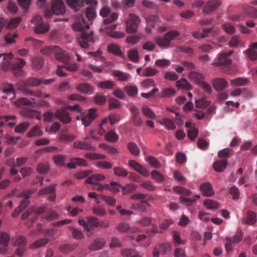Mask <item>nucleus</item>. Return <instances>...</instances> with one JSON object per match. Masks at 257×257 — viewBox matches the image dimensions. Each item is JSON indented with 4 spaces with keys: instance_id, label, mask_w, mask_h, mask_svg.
Returning <instances> with one entry per match:
<instances>
[{
    "instance_id": "obj_1",
    "label": "nucleus",
    "mask_w": 257,
    "mask_h": 257,
    "mask_svg": "<svg viewBox=\"0 0 257 257\" xmlns=\"http://www.w3.org/2000/svg\"><path fill=\"white\" fill-rule=\"evenodd\" d=\"M85 16L88 22H87L83 17H81L80 20L73 24V29L76 31H81L80 36L77 37V41L80 46L83 48H88L91 44L95 42L93 31H91L89 33L83 32L85 29H88L89 25L92 24L96 17V8L94 6L88 7L85 10Z\"/></svg>"
},
{
    "instance_id": "obj_2",
    "label": "nucleus",
    "mask_w": 257,
    "mask_h": 257,
    "mask_svg": "<svg viewBox=\"0 0 257 257\" xmlns=\"http://www.w3.org/2000/svg\"><path fill=\"white\" fill-rule=\"evenodd\" d=\"M179 35V32L176 30H171L163 36L156 37L155 40L160 47L166 49L170 47L171 40H174Z\"/></svg>"
},
{
    "instance_id": "obj_3",
    "label": "nucleus",
    "mask_w": 257,
    "mask_h": 257,
    "mask_svg": "<svg viewBox=\"0 0 257 257\" xmlns=\"http://www.w3.org/2000/svg\"><path fill=\"white\" fill-rule=\"evenodd\" d=\"M140 22V18L134 14L129 15V18L126 22V29L129 33H134L136 32L138 25Z\"/></svg>"
},
{
    "instance_id": "obj_4",
    "label": "nucleus",
    "mask_w": 257,
    "mask_h": 257,
    "mask_svg": "<svg viewBox=\"0 0 257 257\" xmlns=\"http://www.w3.org/2000/svg\"><path fill=\"white\" fill-rule=\"evenodd\" d=\"M243 235V232L239 229L234 236L227 237V242L225 244L226 250L227 252L231 250L232 249V245L239 242L241 240Z\"/></svg>"
},
{
    "instance_id": "obj_5",
    "label": "nucleus",
    "mask_w": 257,
    "mask_h": 257,
    "mask_svg": "<svg viewBox=\"0 0 257 257\" xmlns=\"http://www.w3.org/2000/svg\"><path fill=\"white\" fill-rule=\"evenodd\" d=\"M130 111L132 123L136 126H140L143 123V120L139 108L135 106H132L130 108Z\"/></svg>"
},
{
    "instance_id": "obj_6",
    "label": "nucleus",
    "mask_w": 257,
    "mask_h": 257,
    "mask_svg": "<svg viewBox=\"0 0 257 257\" xmlns=\"http://www.w3.org/2000/svg\"><path fill=\"white\" fill-rule=\"evenodd\" d=\"M55 51L54 56L58 61L65 63L69 62L70 60V56L61 48L57 46Z\"/></svg>"
},
{
    "instance_id": "obj_7",
    "label": "nucleus",
    "mask_w": 257,
    "mask_h": 257,
    "mask_svg": "<svg viewBox=\"0 0 257 257\" xmlns=\"http://www.w3.org/2000/svg\"><path fill=\"white\" fill-rule=\"evenodd\" d=\"M96 111V109L95 108H91L89 109L87 114L84 115L81 117L82 124L85 126L89 125L91 122L96 117L97 114Z\"/></svg>"
},
{
    "instance_id": "obj_8",
    "label": "nucleus",
    "mask_w": 257,
    "mask_h": 257,
    "mask_svg": "<svg viewBox=\"0 0 257 257\" xmlns=\"http://www.w3.org/2000/svg\"><path fill=\"white\" fill-rule=\"evenodd\" d=\"M34 192V191L33 190H28L24 191L20 194V197H23L24 199L21 202V204L19 206V208L24 210L29 206L30 202L29 198Z\"/></svg>"
},
{
    "instance_id": "obj_9",
    "label": "nucleus",
    "mask_w": 257,
    "mask_h": 257,
    "mask_svg": "<svg viewBox=\"0 0 257 257\" xmlns=\"http://www.w3.org/2000/svg\"><path fill=\"white\" fill-rule=\"evenodd\" d=\"M214 89L217 91L224 90L228 86L227 82L223 78H216L211 80Z\"/></svg>"
},
{
    "instance_id": "obj_10",
    "label": "nucleus",
    "mask_w": 257,
    "mask_h": 257,
    "mask_svg": "<svg viewBox=\"0 0 257 257\" xmlns=\"http://www.w3.org/2000/svg\"><path fill=\"white\" fill-rule=\"evenodd\" d=\"M52 10L54 14L63 15L65 12L64 3L61 0H55L52 4Z\"/></svg>"
},
{
    "instance_id": "obj_11",
    "label": "nucleus",
    "mask_w": 257,
    "mask_h": 257,
    "mask_svg": "<svg viewBox=\"0 0 257 257\" xmlns=\"http://www.w3.org/2000/svg\"><path fill=\"white\" fill-rule=\"evenodd\" d=\"M128 165L131 167L133 168L136 171L138 172L142 175L145 177H148L149 176V172L148 170L136 161L129 160Z\"/></svg>"
},
{
    "instance_id": "obj_12",
    "label": "nucleus",
    "mask_w": 257,
    "mask_h": 257,
    "mask_svg": "<svg viewBox=\"0 0 257 257\" xmlns=\"http://www.w3.org/2000/svg\"><path fill=\"white\" fill-rule=\"evenodd\" d=\"M221 5V3L217 0H210L207 2L203 9L204 14H209L216 10Z\"/></svg>"
},
{
    "instance_id": "obj_13",
    "label": "nucleus",
    "mask_w": 257,
    "mask_h": 257,
    "mask_svg": "<svg viewBox=\"0 0 257 257\" xmlns=\"http://www.w3.org/2000/svg\"><path fill=\"white\" fill-rule=\"evenodd\" d=\"M38 194L40 196L51 194V195L49 196V200L51 201H54L56 198L55 186L54 185H50L44 189L40 190Z\"/></svg>"
},
{
    "instance_id": "obj_14",
    "label": "nucleus",
    "mask_w": 257,
    "mask_h": 257,
    "mask_svg": "<svg viewBox=\"0 0 257 257\" xmlns=\"http://www.w3.org/2000/svg\"><path fill=\"white\" fill-rule=\"evenodd\" d=\"M55 115L64 123H69L71 122V118L69 116V113L65 109L57 110Z\"/></svg>"
},
{
    "instance_id": "obj_15",
    "label": "nucleus",
    "mask_w": 257,
    "mask_h": 257,
    "mask_svg": "<svg viewBox=\"0 0 257 257\" xmlns=\"http://www.w3.org/2000/svg\"><path fill=\"white\" fill-rule=\"evenodd\" d=\"M233 53V50L227 53H221L218 57L219 62H214L212 64H231L232 60L228 58Z\"/></svg>"
},
{
    "instance_id": "obj_16",
    "label": "nucleus",
    "mask_w": 257,
    "mask_h": 257,
    "mask_svg": "<svg viewBox=\"0 0 257 257\" xmlns=\"http://www.w3.org/2000/svg\"><path fill=\"white\" fill-rule=\"evenodd\" d=\"M200 189L203 195L211 196L214 193L211 184L209 182H205L200 185Z\"/></svg>"
},
{
    "instance_id": "obj_17",
    "label": "nucleus",
    "mask_w": 257,
    "mask_h": 257,
    "mask_svg": "<svg viewBox=\"0 0 257 257\" xmlns=\"http://www.w3.org/2000/svg\"><path fill=\"white\" fill-rule=\"evenodd\" d=\"M105 241L102 238H97L89 245V249L91 251L99 250L104 245Z\"/></svg>"
},
{
    "instance_id": "obj_18",
    "label": "nucleus",
    "mask_w": 257,
    "mask_h": 257,
    "mask_svg": "<svg viewBox=\"0 0 257 257\" xmlns=\"http://www.w3.org/2000/svg\"><path fill=\"white\" fill-rule=\"evenodd\" d=\"M23 65H2V69L7 71L9 66H11V69L15 76L18 77L21 76L23 74L22 66Z\"/></svg>"
},
{
    "instance_id": "obj_19",
    "label": "nucleus",
    "mask_w": 257,
    "mask_h": 257,
    "mask_svg": "<svg viewBox=\"0 0 257 257\" xmlns=\"http://www.w3.org/2000/svg\"><path fill=\"white\" fill-rule=\"evenodd\" d=\"M227 161L226 160H221L215 161L213 163V169L217 172H223L227 167Z\"/></svg>"
},
{
    "instance_id": "obj_20",
    "label": "nucleus",
    "mask_w": 257,
    "mask_h": 257,
    "mask_svg": "<svg viewBox=\"0 0 257 257\" xmlns=\"http://www.w3.org/2000/svg\"><path fill=\"white\" fill-rule=\"evenodd\" d=\"M105 178V176L102 175L96 174L88 177L85 182L86 183L90 184L98 183L97 182L103 181Z\"/></svg>"
},
{
    "instance_id": "obj_21",
    "label": "nucleus",
    "mask_w": 257,
    "mask_h": 257,
    "mask_svg": "<svg viewBox=\"0 0 257 257\" xmlns=\"http://www.w3.org/2000/svg\"><path fill=\"white\" fill-rule=\"evenodd\" d=\"M76 88L79 92L85 94L92 93L93 90V88L90 85L85 83L79 84Z\"/></svg>"
},
{
    "instance_id": "obj_22",
    "label": "nucleus",
    "mask_w": 257,
    "mask_h": 257,
    "mask_svg": "<svg viewBox=\"0 0 257 257\" xmlns=\"http://www.w3.org/2000/svg\"><path fill=\"white\" fill-rule=\"evenodd\" d=\"M158 122L162 125H165L168 130H174L176 128L175 123L169 118H164Z\"/></svg>"
},
{
    "instance_id": "obj_23",
    "label": "nucleus",
    "mask_w": 257,
    "mask_h": 257,
    "mask_svg": "<svg viewBox=\"0 0 257 257\" xmlns=\"http://www.w3.org/2000/svg\"><path fill=\"white\" fill-rule=\"evenodd\" d=\"M67 4L72 9L78 10L84 4V0H66Z\"/></svg>"
},
{
    "instance_id": "obj_24",
    "label": "nucleus",
    "mask_w": 257,
    "mask_h": 257,
    "mask_svg": "<svg viewBox=\"0 0 257 257\" xmlns=\"http://www.w3.org/2000/svg\"><path fill=\"white\" fill-rule=\"evenodd\" d=\"M45 210H46L45 207H41L38 209L32 208V210L33 211V212L35 213V216L33 217V218L27 223V226L29 227H30L32 226V225L33 224V223H34L36 221V220H37V215H40V214L43 213V212H45Z\"/></svg>"
},
{
    "instance_id": "obj_25",
    "label": "nucleus",
    "mask_w": 257,
    "mask_h": 257,
    "mask_svg": "<svg viewBox=\"0 0 257 257\" xmlns=\"http://www.w3.org/2000/svg\"><path fill=\"white\" fill-rule=\"evenodd\" d=\"M43 133L41 129V127L36 125L32 127L27 134L29 138L40 137L43 135Z\"/></svg>"
},
{
    "instance_id": "obj_26",
    "label": "nucleus",
    "mask_w": 257,
    "mask_h": 257,
    "mask_svg": "<svg viewBox=\"0 0 257 257\" xmlns=\"http://www.w3.org/2000/svg\"><path fill=\"white\" fill-rule=\"evenodd\" d=\"M74 148H78L81 150H91L92 147L90 144L87 143L85 142L76 141L73 144Z\"/></svg>"
},
{
    "instance_id": "obj_27",
    "label": "nucleus",
    "mask_w": 257,
    "mask_h": 257,
    "mask_svg": "<svg viewBox=\"0 0 257 257\" xmlns=\"http://www.w3.org/2000/svg\"><path fill=\"white\" fill-rule=\"evenodd\" d=\"M2 92L4 93L7 94L9 96V99H12L15 97V90L12 84H7L2 88Z\"/></svg>"
},
{
    "instance_id": "obj_28",
    "label": "nucleus",
    "mask_w": 257,
    "mask_h": 257,
    "mask_svg": "<svg viewBox=\"0 0 257 257\" xmlns=\"http://www.w3.org/2000/svg\"><path fill=\"white\" fill-rule=\"evenodd\" d=\"M248 79L244 77H238L230 80V84L234 86H244L248 84Z\"/></svg>"
},
{
    "instance_id": "obj_29",
    "label": "nucleus",
    "mask_w": 257,
    "mask_h": 257,
    "mask_svg": "<svg viewBox=\"0 0 257 257\" xmlns=\"http://www.w3.org/2000/svg\"><path fill=\"white\" fill-rule=\"evenodd\" d=\"M40 79L35 77H30L23 81L25 86H37L41 84Z\"/></svg>"
},
{
    "instance_id": "obj_30",
    "label": "nucleus",
    "mask_w": 257,
    "mask_h": 257,
    "mask_svg": "<svg viewBox=\"0 0 257 257\" xmlns=\"http://www.w3.org/2000/svg\"><path fill=\"white\" fill-rule=\"evenodd\" d=\"M256 214L252 211H249L246 218H243L242 222L244 224H253L256 222Z\"/></svg>"
},
{
    "instance_id": "obj_31",
    "label": "nucleus",
    "mask_w": 257,
    "mask_h": 257,
    "mask_svg": "<svg viewBox=\"0 0 257 257\" xmlns=\"http://www.w3.org/2000/svg\"><path fill=\"white\" fill-rule=\"evenodd\" d=\"M127 148L130 151V153L133 155L138 156L140 155V151L137 145L134 142H130L127 145Z\"/></svg>"
},
{
    "instance_id": "obj_32",
    "label": "nucleus",
    "mask_w": 257,
    "mask_h": 257,
    "mask_svg": "<svg viewBox=\"0 0 257 257\" xmlns=\"http://www.w3.org/2000/svg\"><path fill=\"white\" fill-rule=\"evenodd\" d=\"M199 197L200 195H196L193 199L182 196L180 197L179 199L181 203L189 206L192 205Z\"/></svg>"
},
{
    "instance_id": "obj_33",
    "label": "nucleus",
    "mask_w": 257,
    "mask_h": 257,
    "mask_svg": "<svg viewBox=\"0 0 257 257\" xmlns=\"http://www.w3.org/2000/svg\"><path fill=\"white\" fill-rule=\"evenodd\" d=\"M28 159V158L27 157L19 158L16 159V163L15 162V160L12 159L8 161L7 164L9 165L12 166V165L10 164V162H12L15 166L21 167L26 163Z\"/></svg>"
},
{
    "instance_id": "obj_34",
    "label": "nucleus",
    "mask_w": 257,
    "mask_h": 257,
    "mask_svg": "<svg viewBox=\"0 0 257 257\" xmlns=\"http://www.w3.org/2000/svg\"><path fill=\"white\" fill-rule=\"evenodd\" d=\"M142 112L143 115L147 118L150 119H155L156 115L153 110L148 106H143L142 108Z\"/></svg>"
},
{
    "instance_id": "obj_35",
    "label": "nucleus",
    "mask_w": 257,
    "mask_h": 257,
    "mask_svg": "<svg viewBox=\"0 0 257 257\" xmlns=\"http://www.w3.org/2000/svg\"><path fill=\"white\" fill-rule=\"evenodd\" d=\"M113 75L117 77L121 81H126L128 80L130 75L119 70H114L112 72Z\"/></svg>"
},
{
    "instance_id": "obj_36",
    "label": "nucleus",
    "mask_w": 257,
    "mask_h": 257,
    "mask_svg": "<svg viewBox=\"0 0 257 257\" xmlns=\"http://www.w3.org/2000/svg\"><path fill=\"white\" fill-rule=\"evenodd\" d=\"M65 159V156L62 154L55 155L53 157V160L54 163L59 166H65L64 161Z\"/></svg>"
},
{
    "instance_id": "obj_37",
    "label": "nucleus",
    "mask_w": 257,
    "mask_h": 257,
    "mask_svg": "<svg viewBox=\"0 0 257 257\" xmlns=\"http://www.w3.org/2000/svg\"><path fill=\"white\" fill-rule=\"evenodd\" d=\"M108 51L117 56H121L122 52L118 45L114 44H110L107 47Z\"/></svg>"
},
{
    "instance_id": "obj_38",
    "label": "nucleus",
    "mask_w": 257,
    "mask_h": 257,
    "mask_svg": "<svg viewBox=\"0 0 257 257\" xmlns=\"http://www.w3.org/2000/svg\"><path fill=\"white\" fill-rule=\"evenodd\" d=\"M160 252L162 254H166L171 249V245L168 243H163L158 246Z\"/></svg>"
},
{
    "instance_id": "obj_39",
    "label": "nucleus",
    "mask_w": 257,
    "mask_h": 257,
    "mask_svg": "<svg viewBox=\"0 0 257 257\" xmlns=\"http://www.w3.org/2000/svg\"><path fill=\"white\" fill-rule=\"evenodd\" d=\"M105 139L108 142H115L118 140V136L114 131L110 130L105 134Z\"/></svg>"
},
{
    "instance_id": "obj_40",
    "label": "nucleus",
    "mask_w": 257,
    "mask_h": 257,
    "mask_svg": "<svg viewBox=\"0 0 257 257\" xmlns=\"http://www.w3.org/2000/svg\"><path fill=\"white\" fill-rule=\"evenodd\" d=\"M49 30V28L48 25L41 23L37 25L35 28V32L37 34H43L46 33Z\"/></svg>"
},
{
    "instance_id": "obj_41",
    "label": "nucleus",
    "mask_w": 257,
    "mask_h": 257,
    "mask_svg": "<svg viewBox=\"0 0 257 257\" xmlns=\"http://www.w3.org/2000/svg\"><path fill=\"white\" fill-rule=\"evenodd\" d=\"M173 190L177 193L184 196H188L191 194V192L188 189L179 186H175L173 188Z\"/></svg>"
},
{
    "instance_id": "obj_42",
    "label": "nucleus",
    "mask_w": 257,
    "mask_h": 257,
    "mask_svg": "<svg viewBox=\"0 0 257 257\" xmlns=\"http://www.w3.org/2000/svg\"><path fill=\"white\" fill-rule=\"evenodd\" d=\"M204 206L209 209H213L219 208V205L218 202L215 200L207 199L204 201Z\"/></svg>"
},
{
    "instance_id": "obj_43",
    "label": "nucleus",
    "mask_w": 257,
    "mask_h": 257,
    "mask_svg": "<svg viewBox=\"0 0 257 257\" xmlns=\"http://www.w3.org/2000/svg\"><path fill=\"white\" fill-rule=\"evenodd\" d=\"M189 76V77L194 80L198 85L199 84V81H203L204 78L202 74L195 71L191 72Z\"/></svg>"
},
{
    "instance_id": "obj_44",
    "label": "nucleus",
    "mask_w": 257,
    "mask_h": 257,
    "mask_svg": "<svg viewBox=\"0 0 257 257\" xmlns=\"http://www.w3.org/2000/svg\"><path fill=\"white\" fill-rule=\"evenodd\" d=\"M221 70L228 74H235L237 72V68L235 65H221Z\"/></svg>"
},
{
    "instance_id": "obj_45",
    "label": "nucleus",
    "mask_w": 257,
    "mask_h": 257,
    "mask_svg": "<svg viewBox=\"0 0 257 257\" xmlns=\"http://www.w3.org/2000/svg\"><path fill=\"white\" fill-rule=\"evenodd\" d=\"M175 94V90L172 88H164L161 92V97H170L173 96Z\"/></svg>"
},
{
    "instance_id": "obj_46",
    "label": "nucleus",
    "mask_w": 257,
    "mask_h": 257,
    "mask_svg": "<svg viewBox=\"0 0 257 257\" xmlns=\"http://www.w3.org/2000/svg\"><path fill=\"white\" fill-rule=\"evenodd\" d=\"M124 90L128 95L131 97L136 96L138 92V88L135 86H126L124 87Z\"/></svg>"
},
{
    "instance_id": "obj_47",
    "label": "nucleus",
    "mask_w": 257,
    "mask_h": 257,
    "mask_svg": "<svg viewBox=\"0 0 257 257\" xmlns=\"http://www.w3.org/2000/svg\"><path fill=\"white\" fill-rule=\"evenodd\" d=\"M176 86L179 88L189 90L191 88V85L185 79L177 81Z\"/></svg>"
},
{
    "instance_id": "obj_48",
    "label": "nucleus",
    "mask_w": 257,
    "mask_h": 257,
    "mask_svg": "<svg viewBox=\"0 0 257 257\" xmlns=\"http://www.w3.org/2000/svg\"><path fill=\"white\" fill-rule=\"evenodd\" d=\"M108 188H106V190H109L113 192H118L120 190V188L122 189V186L115 182H111L110 184H107Z\"/></svg>"
},
{
    "instance_id": "obj_49",
    "label": "nucleus",
    "mask_w": 257,
    "mask_h": 257,
    "mask_svg": "<svg viewBox=\"0 0 257 257\" xmlns=\"http://www.w3.org/2000/svg\"><path fill=\"white\" fill-rule=\"evenodd\" d=\"M85 157L90 160L105 159L106 158L105 155L93 153H86Z\"/></svg>"
},
{
    "instance_id": "obj_50",
    "label": "nucleus",
    "mask_w": 257,
    "mask_h": 257,
    "mask_svg": "<svg viewBox=\"0 0 257 257\" xmlns=\"http://www.w3.org/2000/svg\"><path fill=\"white\" fill-rule=\"evenodd\" d=\"M29 125L30 123L28 122L21 123L15 127V131L17 133H24Z\"/></svg>"
},
{
    "instance_id": "obj_51",
    "label": "nucleus",
    "mask_w": 257,
    "mask_h": 257,
    "mask_svg": "<svg viewBox=\"0 0 257 257\" xmlns=\"http://www.w3.org/2000/svg\"><path fill=\"white\" fill-rule=\"evenodd\" d=\"M59 215L52 209L47 212V214L43 216V218L48 220H53L58 218Z\"/></svg>"
},
{
    "instance_id": "obj_52",
    "label": "nucleus",
    "mask_w": 257,
    "mask_h": 257,
    "mask_svg": "<svg viewBox=\"0 0 257 257\" xmlns=\"http://www.w3.org/2000/svg\"><path fill=\"white\" fill-rule=\"evenodd\" d=\"M114 174L117 176L125 177L128 175V172L124 168L121 167H115L113 168Z\"/></svg>"
},
{
    "instance_id": "obj_53",
    "label": "nucleus",
    "mask_w": 257,
    "mask_h": 257,
    "mask_svg": "<svg viewBox=\"0 0 257 257\" xmlns=\"http://www.w3.org/2000/svg\"><path fill=\"white\" fill-rule=\"evenodd\" d=\"M49 169V166L47 163H39L37 168V171L41 174H46Z\"/></svg>"
},
{
    "instance_id": "obj_54",
    "label": "nucleus",
    "mask_w": 257,
    "mask_h": 257,
    "mask_svg": "<svg viewBox=\"0 0 257 257\" xmlns=\"http://www.w3.org/2000/svg\"><path fill=\"white\" fill-rule=\"evenodd\" d=\"M76 137L73 135L62 134L59 137V140L62 142H71L76 139Z\"/></svg>"
},
{
    "instance_id": "obj_55",
    "label": "nucleus",
    "mask_w": 257,
    "mask_h": 257,
    "mask_svg": "<svg viewBox=\"0 0 257 257\" xmlns=\"http://www.w3.org/2000/svg\"><path fill=\"white\" fill-rule=\"evenodd\" d=\"M158 71L152 67H147L141 74L144 76H152L158 73Z\"/></svg>"
},
{
    "instance_id": "obj_56",
    "label": "nucleus",
    "mask_w": 257,
    "mask_h": 257,
    "mask_svg": "<svg viewBox=\"0 0 257 257\" xmlns=\"http://www.w3.org/2000/svg\"><path fill=\"white\" fill-rule=\"evenodd\" d=\"M57 46H49L42 49L41 51L43 55L50 56L54 55V50H55Z\"/></svg>"
},
{
    "instance_id": "obj_57",
    "label": "nucleus",
    "mask_w": 257,
    "mask_h": 257,
    "mask_svg": "<svg viewBox=\"0 0 257 257\" xmlns=\"http://www.w3.org/2000/svg\"><path fill=\"white\" fill-rule=\"evenodd\" d=\"M76 246L75 244H65L60 247V250L64 253H68L75 249Z\"/></svg>"
},
{
    "instance_id": "obj_58",
    "label": "nucleus",
    "mask_w": 257,
    "mask_h": 257,
    "mask_svg": "<svg viewBox=\"0 0 257 257\" xmlns=\"http://www.w3.org/2000/svg\"><path fill=\"white\" fill-rule=\"evenodd\" d=\"M70 229L71 230L72 236L75 239H81L84 237V235L81 230H78L73 227H71Z\"/></svg>"
},
{
    "instance_id": "obj_59",
    "label": "nucleus",
    "mask_w": 257,
    "mask_h": 257,
    "mask_svg": "<svg viewBox=\"0 0 257 257\" xmlns=\"http://www.w3.org/2000/svg\"><path fill=\"white\" fill-rule=\"evenodd\" d=\"M246 56L251 61H255L257 60V51L251 49V48H248L246 51Z\"/></svg>"
},
{
    "instance_id": "obj_60",
    "label": "nucleus",
    "mask_w": 257,
    "mask_h": 257,
    "mask_svg": "<svg viewBox=\"0 0 257 257\" xmlns=\"http://www.w3.org/2000/svg\"><path fill=\"white\" fill-rule=\"evenodd\" d=\"M137 186L135 184H128L125 186L122 187V189L123 191V194L125 195L127 193L132 192L137 189Z\"/></svg>"
},
{
    "instance_id": "obj_61",
    "label": "nucleus",
    "mask_w": 257,
    "mask_h": 257,
    "mask_svg": "<svg viewBox=\"0 0 257 257\" xmlns=\"http://www.w3.org/2000/svg\"><path fill=\"white\" fill-rule=\"evenodd\" d=\"M9 236L7 233L0 231V244L7 246L9 244Z\"/></svg>"
},
{
    "instance_id": "obj_62",
    "label": "nucleus",
    "mask_w": 257,
    "mask_h": 257,
    "mask_svg": "<svg viewBox=\"0 0 257 257\" xmlns=\"http://www.w3.org/2000/svg\"><path fill=\"white\" fill-rule=\"evenodd\" d=\"M129 59L134 63H137L139 60L138 53L137 50L133 49L128 52Z\"/></svg>"
},
{
    "instance_id": "obj_63",
    "label": "nucleus",
    "mask_w": 257,
    "mask_h": 257,
    "mask_svg": "<svg viewBox=\"0 0 257 257\" xmlns=\"http://www.w3.org/2000/svg\"><path fill=\"white\" fill-rule=\"evenodd\" d=\"M151 177L158 182H162L164 180L163 176L156 170H153L151 172Z\"/></svg>"
},
{
    "instance_id": "obj_64",
    "label": "nucleus",
    "mask_w": 257,
    "mask_h": 257,
    "mask_svg": "<svg viewBox=\"0 0 257 257\" xmlns=\"http://www.w3.org/2000/svg\"><path fill=\"white\" fill-rule=\"evenodd\" d=\"M229 191V193L232 195L233 199L236 200L239 198L240 192L237 187L235 186L231 187Z\"/></svg>"
}]
</instances>
